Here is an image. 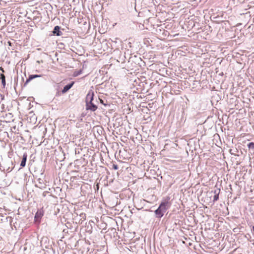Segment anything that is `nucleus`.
I'll use <instances>...</instances> for the list:
<instances>
[{"instance_id":"10","label":"nucleus","mask_w":254,"mask_h":254,"mask_svg":"<svg viewBox=\"0 0 254 254\" xmlns=\"http://www.w3.org/2000/svg\"><path fill=\"white\" fill-rule=\"evenodd\" d=\"M42 216V214L41 213H39L38 212H37L36 213V215H35V218L36 219H37V218H40Z\"/></svg>"},{"instance_id":"14","label":"nucleus","mask_w":254,"mask_h":254,"mask_svg":"<svg viewBox=\"0 0 254 254\" xmlns=\"http://www.w3.org/2000/svg\"><path fill=\"white\" fill-rule=\"evenodd\" d=\"M79 74V73H74V76H77Z\"/></svg>"},{"instance_id":"4","label":"nucleus","mask_w":254,"mask_h":254,"mask_svg":"<svg viewBox=\"0 0 254 254\" xmlns=\"http://www.w3.org/2000/svg\"><path fill=\"white\" fill-rule=\"evenodd\" d=\"M41 75H37V74H36V75H30L28 78L26 80V82H25V84H27L28 82H29L31 80H32L33 79L35 78H36V77H41Z\"/></svg>"},{"instance_id":"3","label":"nucleus","mask_w":254,"mask_h":254,"mask_svg":"<svg viewBox=\"0 0 254 254\" xmlns=\"http://www.w3.org/2000/svg\"><path fill=\"white\" fill-rule=\"evenodd\" d=\"M74 82L72 81L71 83L68 84L65 86L62 91L63 94H64L67 92L73 85Z\"/></svg>"},{"instance_id":"2","label":"nucleus","mask_w":254,"mask_h":254,"mask_svg":"<svg viewBox=\"0 0 254 254\" xmlns=\"http://www.w3.org/2000/svg\"><path fill=\"white\" fill-rule=\"evenodd\" d=\"M94 93L92 91L89 92L86 96V102H87V109L90 110L92 111H95L97 109V107L93 103L92 101L93 99Z\"/></svg>"},{"instance_id":"8","label":"nucleus","mask_w":254,"mask_h":254,"mask_svg":"<svg viewBox=\"0 0 254 254\" xmlns=\"http://www.w3.org/2000/svg\"><path fill=\"white\" fill-rule=\"evenodd\" d=\"M0 79L1 80L2 84L4 88L6 85L5 77L3 73H1L0 75Z\"/></svg>"},{"instance_id":"5","label":"nucleus","mask_w":254,"mask_h":254,"mask_svg":"<svg viewBox=\"0 0 254 254\" xmlns=\"http://www.w3.org/2000/svg\"><path fill=\"white\" fill-rule=\"evenodd\" d=\"M27 155L26 153L24 154L23 155L22 160L21 161L20 166L22 167H24L25 166L26 162L27 160Z\"/></svg>"},{"instance_id":"7","label":"nucleus","mask_w":254,"mask_h":254,"mask_svg":"<svg viewBox=\"0 0 254 254\" xmlns=\"http://www.w3.org/2000/svg\"><path fill=\"white\" fill-rule=\"evenodd\" d=\"M220 190H215L214 191V193H215V195L213 197V201H216L219 199V194L220 192Z\"/></svg>"},{"instance_id":"9","label":"nucleus","mask_w":254,"mask_h":254,"mask_svg":"<svg viewBox=\"0 0 254 254\" xmlns=\"http://www.w3.org/2000/svg\"><path fill=\"white\" fill-rule=\"evenodd\" d=\"M248 146L249 149H254V142L249 143Z\"/></svg>"},{"instance_id":"6","label":"nucleus","mask_w":254,"mask_h":254,"mask_svg":"<svg viewBox=\"0 0 254 254\" xmlns=\"http://www.w3.org/2000/svg\"><path fill=\"white\" fill-rule=\"evenodd\" d=\"M53 33L54 34H56L57 36L61 35V32L60 31V27L59 26H55Z\"/></svg>"},{"instance_id":"1","label":"nucleus","mask_w":254,"mask_h":254,"mask_svg":"<svg viewBox=\"0 0 254 254\" xmlns=\"http://www.w3.org/2000/svg\"><path fill=\"white\" fill-rule=\"evenodd\" d=\"M170 203L168 201L162 202L159 207L155 211V213L158 218H161L166 210L170 207Z\"/></svg>"},{"instance_id":"11","label":"nucleus","mask_w":254,"mask_h":254,"mask_svg":"<svg viewBox=\"0 0 254 254\" xmlns=\"http://www.w3.org/2000/svg\"><path fill=\"white\" fill-rule=\"evenodd\" d=\"M113 168L115 169V170H117L118 169V165H113Z\"/></svg>"},{"instance_id":"12","label":"nucleus","mask_w":254,"mask_h":254,"mask_svg":"<svg viewBox=\"0 0 254 254\" xmlns=\"http://www.w3.org/2000/svg\"><path fill=\"white\" fill-rule=\"evenodd\" d=\"M0 70H1V71L3 73L4 72V69L2 67H0Z\"/></svg>"},{"instance_id":"13","label":"nucleus","mask_w":254,"mask_h":254,"mask_svg":"<svg viewBox=\"0 0 254 254\" xmlns=\"http://www.w3.org/2000/svg\"><path fill=\"white\" fill-rule=\"evenodd\" d=\"M8 45L11 46V43L10 41L8 42Z\"/></svg>"}]
</instances>
